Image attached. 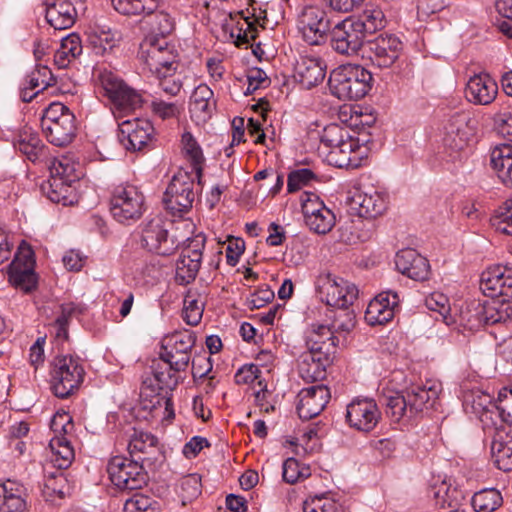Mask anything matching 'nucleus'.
Returning a JSON list of instances; mask_svg holds the SVG:
<instances>
[{
  "label": "nucleus",
  "mask_w": 512,
  "mask_h": 512,
  "mask_svg": "<svg viewBox=\"0 0 512 512\" xmlns=\"http://www.w3.org/2000/svg\"><path fill=\"white\" fill-rule=\"evenodd\" d=\"M372 74L361 65L346 64L334 69L329 77V88L340 100H358L371 89Z\"/></svg>",
  "instance_id": "f257e3e1"
},
{
  "label": "nucleus",
  "mask_w": 512,
  "mask_h": 512,
  "mask_svg": "<svg viewBox=\"0 0 512 512\" xmlns=\"http://www.w3.org/2000/svg\"><path fill=\"white\" fill-rule=\"evenodd\" d=\"M160 0H112L114 9L123 15L144 14L143 24L149 26L148 37L165 40L174 30V20L165 11H157Z\"/></svg>",
  "instance_id": "f03ea898"
},
{
  "label": "nucleus",
  "mask_w": 512,
  "mask_h": 512,
  "mask_svg": "<svg viewBox=\"0 0 512 512\" xmlns=\"http://www.w3.org/2000/svg\"><path fill=\"white\" fill-rule=\"evenodd\" d=\"M41 127L47 140L55 146H66L76 136L75 115L60 102H53L45 109Z\"/></svg>",
  "instance_id": "7ed1b4c3"
},
{
  "label": "nucleus",
  "mask_w": 512,
  "mask_h": 512,
  "mask_svg": "<svg viewBox=\"0 0 512 512\" xmlns=\"http://www.w3.org/2000/svg\"><path fill=\"white\" fill-rule=\"evenodd\" d=\"M478 121L469 110H458L446 116L443 125V145L455 157L469 145L477 131Z\"/></svg>",
  "instance_id": "20e7f679"
},
{
  "label": "nucleus",
  "mask_w": 512,
  "mask_h": 512,
  "mask_svg": "<svg viewBox=\"0 0 512 512\" xmlns=\"http://www.w3.org/2000/svg\"><path fill=\"white\" fill-rule=\"evenodd\" d=\"M85 370L79 357L58 355L51 362L50 384L53 394L61 399L74 394L83 383Z\"/></svg>",
  "instance_id": "39448f33"
},
{
  "label": "nucleus",
  "mask_w": 512,
  "mask_h": 512,
  "mask_svg": "<svg viewBox=\"0 0 512 512\" xmlns=\"http://www.w3.org/2000/svg\"><path fill=\"white\" fill-rule=\"evenodd\" d=\"M138 57L158 79L172 77L177 70V55L166 40L145 37Z\"/></svg>",
  "instance_id": "423d86ee"
},
{
  "label": "nucleus",
  "mask_w": 512,
  "mask_h": 512,
  "mask_svg": "<svg viewBox=\"0 0 512 512\" xmlns=\"http://www.w3.org/2000/svg\"><path fill=\"white\" fill-rule=\"evenodd\" d=\"M144 202V195L137 186L120 184L112 192L110 212L117 222L131 224L142 217L145 210Z\"/></svg>",
  "instance_id": "0eeeda50"
},
{
  "label": "nucleus",
  "mask_w": 512,
  "mask_h": 512,
  "mask_svg": "<svg viewBox=\"0 0 512 512\" xmlns=\"http://www.w3.org/2000/svg\"><path fill=\"white\" fill-rule=\"evenodd\" d=\"M98 86L119 112L133 111L142 105V96L128 86L116 73L103 70L97 79Z\"/></svg>",
  "instance_id": "6e6552de"
},
{
  "label": "nucleus",
  "mask_w": 512,
  "mask_h": 512,
  "mask_svg": "<svg viewBox=\"0 0 512 512\" xmlns=\"http://www.w3.org/2000/svg\"><path fill=\"white\" fill-rule=\"evenodd\" d=\"M316 290L323 302L335 308L352 306L359 293L353 283L330 273L319 275Z\"/></svg>",
  "instance_id": "1a4fd4ad"
},
{
  "label": "nucleus",
  "mask_w": 512,
  "mask_h": 512,
  "mask_svg": "<svg viewBox=\"0 0 512 512\" xmlns=\"http://www.w3.org/2000/svg\"><path fill=\"white\" fill-rule=\"evenodd\" d=\"M111 482L120 490H140L148 483V474L134 460L115 456L107 465Z\"/></svg>",
  "instance_id": "9d476101"
},
{
  "label": "nucleus",
  "mask_w": 512,
  "mask_h": 512,
  "mask_svg": "<svg viewBox=\"0 0 512 512\" xmlns=\"http://www.w3.org/2000/svg\"><path fill=\"white\" fill-rule=\"evenodd\" d=\"M512 300L494 297L484 303H472L466 312L470 328L506 323L512 317Z\"/></svg>",
  "instance_id": "9b49d317"
},
{
  "label": "nucleus",
  "mask_w": 512,
  "mask_h": 512,
  "mask_svg": "<svg viewBox=\"0 0 512 512\" xmlns=\"http://www.w3.org/2000/svg\"><path fill=\"white\" fill-rule=\"evenodd\" d=\"M367 41L352 16L338 22L330 30V46L340 55L358 54Z\"/></svg>",
  "instance_id": "f8f14e48"
},
{
  "label": "nucleus",
  "mask_w": 512,
  "mask_h": 512,
  "mask_svg": "<svg viewBox=\"0 0 512 512\" xmlns=\"http://www.w3.org/2000/svg\"><path fill=\"white\" fill-rule=\"evenodd\" d=\"M51 429L55 436L49 446L53 453L52 462L60 470L68 468L74 459V449L66 435L73 429L71 416L67 413L56 414L51 421Z\"/></svg>",
  "instance_id": "ddd939ff"
},
{
  "label": "nucleus",
  "mask_w": 512,
  "mask_h": 512,
  "mask_svg": "<svg viewBox=\"0 0 512 512\" xmlns=\"http://www.w3.org/2000/svg\"><path fill=\"white\" fill-rule=\"evenodd\" d=\"M195 199L194 179L186 171H179L170 181L163 201L172 214L188 212Z\"/></svg>",
  "instance_id": "4468645a"
},
{
  "label": "nucleus",
  "mask_w": 512,
  "mask_h": 512,
  "mask_svg": "<svg viewBox=\"0 0 512 512\" xmlns=\"http://www.w3.org/2000/svg\"><path fill=\"white\" fill-rule=\"evenodd\" d=\"M298 28L309 45H321L330 32V20L325 10L316 5L303 7L298 16Z\"/></svg>",
  "instance_id": "2eb2a0df"
},
{
  "label": "nucleus",
  "mask_w": 512,
  "mask_h": 512,
  "mask_svg": "<svg viewBox=\"0 0 512 512\" xmlns=\"http://www.w3.org/2000/svg\"><path fill=\"white\" fill-rule=\"evenodd\" d=\"M141 243L148 251L161 256L173 254L179 246L176 236L171 235L160 218L147 222L142 230Z\"/></svg>",
  "instance_id": "dca6fc26"
},
{
  "label": "nucleus",
  "mask_w": 512,
  "mask_h": 512,
  "mask_svg": "<svg viewBox=\"0 0 512 512\" xmlns=\"http://www.w3.org/2000/svg\"><path fill=\"white\" fill-rule=\"evenodd\" d=\"M402 49V42L397 36L386 34L368 40L364 54L374 66L389 68L397 61Z\"/></svg>",
  "instance_id": "f3484780"
},
{
  "label": "nucleus",
  "mask_w": 512,
  "mask_h": 512,
  "mask_svg": "<svg viewBox=\"0 0 512 512\" xmlns=\"http://www.w3.org/2000/svg\"><path fill=\"white\" fill-rule=\"evenodd\" d=\"M118 138L126 150L141 151L153 140L154 127L146 119L134 118L119 123Z\"/></svg>",
  "instance_id": "a211bd4d"
},
{
  "label": "nucleus",
  "mask_w": 512,
  "mask_h": 512,
  "mask_svg": "<svg viewBox=\"0 0 512 512\" xmlns=\"http://www.w3.org/2000/svg\"><path fill=\"white\" fill-rule=\"evenodd\" d=\"M480 289L490 297L512 300V267L495 265L481 274Z\"/></svg>",
  "instance_id": "6ab92c4d"
},
{
  "label": "nucleus",
  "mask_w": 512,
  "mask_h": 512,
  "mask_svg": "<svg viewBox=\"0 0 512 512\" xmlns=\"http://www.w3.org/2000/svg\"><path fill=\"white\" fill-rule=\"evenodd\" d=\"M480 289L490 297L512 300V267L495 265L481 274Z\"/></svg>",
  "instance_id": "aec40b11"
},
{
  "label": "nucleus",
  "mask_w": 512,
  "mask_h": 512,
  "mask_svg": "<svg viewBox=\"0 0 512 512\" xmlns=\"http://www.w3.org/2000/svg\"><path fill=\"white\" fill-rule=\"evenodd\" d=\"M480 289L490 297L512 300V267L495 265L481 274Z\"/></svg>",
  "instance_id": "412c9836"
},
{
  "label": "nucleus",
  "mask_w": 512,
  "mask_h": 512,
  "mask_svg": "<svg viewBox=\"0 0 512 512\" xmlns=\"http://www.w3.org/2000/svg\"><path fill=\"white\" fill-rule=\"evenodd\" d=\"M381 415L373 399H354L347 405L346 420L350 427L362 432L372 431Z\"/></svg>",
  "instance_id": "4be33fe9"
},
{
  "label": "nucleus",
  "mask_w": 512,
  "mask_h": 512,
  "mask_svg": "<svg viewBox=\"0 0 512 512\" xmlns=\"http://www.w3.org/2000/svg\"><path fill=\"white\" fill-rule=\"evenodd\" d=\"M20 254L16 256L9 271V282L24 292H30L36 287L37 278L34 272L35 260L30 247H20Z\"/></svg>",
  "instance_id": "5701e85b"
},
{
  "label": "nucleus",
  "mask_w": 512,
  "mask_h": 512,
  "mask_svg": "<svg viewBox=\"0 0 512 512\" xmlns=\"http://www.w3.org/2000/svg\"><path fill=\"white\" fill-rule=\"evenodd\" d=\"M330 398V390L324 384L303 388L298 394L297 412L299 417L303 420H310L318 416Z\"/></svg>",
  "instance_id": "b1692460"
},
{
  "label": "nucleus",
  "mask_w": 512,
  "mask_h": 512,
  "mask_svg": "<svg viewBox=\"0 0 512 512\" xmlns=\"http://www.w3.org/2000/svg\"><path fill=\"white\" fill-rule=\"evenodd\" d=\"M397 270L415 281H425L430 275L429 261L415 249H402L396 254Z\"/></svg>",
  "instance_id": "393cba45"
},
{
  "label": "nucleus",
  "mask_w": 512,
  "mask_h": 512,
  "mask_svg": "<svg viewBox=\"0 0 512 512\" xmlns=\"http://www.w3.org/2000/svg\"><path fill=\"white\" fill-rule=\"evenodd\" d=\"M400 299L396 292H382L367 306L365 320L370 325H382L393 319Z\"/></svg>",
  "instance_id": "a878e982"
},
{
  "label": "nucleus",
  "mask_w": 512,
  "mask_h": 512,
  "mask_svg": "<svg viewBox=\"0 0 512 512\" xmlns=\"http://www.w3.org/2000/svg\"><path fill=\"white\" fill-rule=\"evenodd\" d=\"M387 201L383 194L371 188L357 191L350 199V209L362 218H376L384 213Z\"/></svg>",
  "instance_id": "bb28decb"
},
{
  "label": "nucleus",
  "mask_w": 512,
  "mask_h": 512,
  "mask_svg": "<svg viewBox=\"0 0 512 512\" xmlns=\"http://www.w3.org/2000/svg\"><path fill=\"white\" fill-rule=\"evenodd\" d=\"M441 391V385L427 382L424 385L413 384L405 389L409 405V418H413L424 409L433 408Z\"/></svg>",
  "instance_id": "cd10ccee"
},
{
  "label": "nucleus",
  "mask_w": 512,
  "mask_h": 512,
  "mask_svg": "<svg viewBox=\"0 0 512 512\" xmlns=\"http://www.w3.org/2000/svg\"><path fill=\"white\" fill-rule=\"evenodd\" d=\"M334 357L309 350L302 353L298 359L299 376L306 382L324 380L327 367L333 363Z\"/></svg>",
  "instance_id": "c85d7f7f"
},
{
  "label": "nucleus",
  "mask_w": 512,
  "mask_h": 512,
  "mask_svg": "<svg viewBox=\"0 0 512 512\" xmlns=\"http://www.w3.org/2000/svg\"><path fill=\"white\" fill-rule=\"evenodd\" d=\"M465 94L466 98L474 104L488 105L495 100L498 85L489 74L481 73L469 79Z\"/></svg>",
  "instance_id": "c756f323"
},
{
  "label": "nucleus",
  "mask_w": 512,
  "mask_h": 512,
  "mask_svg": "<svg viewBox=\"0 0 512 512\" xmlns=\"http://www.w3.org/2000/svg\"><path fill=\"white\" fill-rule=\"evenodd\" d=\"M339 336L335 335L329 325L312 324L306 335L309 351L335 356Z\"/></svg>",
  "instance_id": "7c9ffc66"
},
{
  "label": "nucleus",
  "mask_w": 512,
  "mask_h": 512,
  "mask_svg": "<svg viewBox=\"0 0 512 512\" xmlns=\"http://www.w3.org/2000/svg\"><path fill=\"white\" fill-rule=\"evenodd\" d=\"M77 11L71 0H55L48 4L45 18L55 30H65L73 26Z\"/></svg>",
  "instance_id": "2f4dec72"
},
{
  "label": "nucleus",
  "mask_w": 512,
  "mask_h": 512,
  "mask_svg": "<svg viewBox=\"0 0 512 512\" xmlns=\"http://www.w3.org/2000/svg\"><path fill=\"white\" fill-rule=\"evenodd\" d=\"M26 489L14 480L0 484V512H25Z\"/></svg>",
  "instance_id": "473e14b6"
},
{
  "label": "nucleus",
  "mask_w": 512,
  "mask_h": 512,
  "mask_svg": "<svg viewBox=\"0 0 512 512\" xmlns=\"http://www.w3.org/2000/svg\"><path fill=\"white\" fill-rule=\"evenodd\" d=\"M299 82L306 88L321 83L326 75V65L323 60L315 57H301L295 66Z\"/></svg>",
  "instance_id": "72a5a7b5"
},
{
  "label": "nucleus",
  "mask_w": 512,
  "mask_h": 512,
  "mask_svg": "<svg viewBox=\"0 0 512 512\" xmlns=\"http://www.w3.org/2000/svg\"><path fill=\"white\" fill-rule=\"evenodd\" d=\"M491 454L495 466L504 472L512 471V429L496 432L491 443Z\"/></svg>",
  "instance_id": "f704fd0d"
},
{
  "label": "nucleus",
  "mask_w": 512,
  "mask_h": 512,
  "mask_svg": "<svg viewBox=\"0 0 512 512\" xmlns=\"http://www.w3.org/2000/svg\"><path fill=\"white\" fill-rule=\"evenodd\" d=\"M490 165L501 182L512 188V145L501 144L490 152Z\"/></svg>",
  "instance_id": "c9c22d12"
},
{
  "label": "nucleus",
  "mask_w": 512,
  "mask_h": 512,
  "mask_svg": "<svg viewBox=\"0 0 512 512\" xmlns=\"http://www.w3.org/2000/svg\"><path fill=\"white\" fill-rule=\"evenodd\" d=\"M74 184L64 181L63 178H50L46 184L42 185V190L50 201L68 206L74 201Z\"/></svg>",
  "instance_id": "e433bc0d"
},
{
  "label": "nucleus",
  "mask_w": 512,
  "mask_h": 512,
  "mask_svg": "<svg viewBox=\"0 0 512 512\" xmlns=\"http://www.w3.org/2000/svg\"><path fill=\"white\" fill-rule=\"evenodd\" d=\"M213 91L206 84L197 86L190 98L189 110L197 118L205 120L212 113L215 102L212 101Z\"/></svg>",
  "instance_id": "4c0bfd02"
},
{
  "label": "nucleus",
  "mask_w": 512,
  "mask_h": 512,
  "mask_svg": "<svg viewBox=\"0 0 512 512\" xmlns=\"http://www.w3.org/2000/svg\"><path fill=\"white\" fill-rule=\"evenodd\" d=\"M150 369L156 382L152 389L153 391L173 390L177 386V372H174L172 366L165 359H162L161 352L159 353V358L152 361Z\"/></svg>",
  "instance_id": "58836bf2"
},
{
  "label": "nucleus",
  "mask_w": 512,
  "mask_h": 512,
  "mask_svg": "<svg viewBox=\"0 0 512 512\" xmlns=\"http://www.w3.org/2000/svg\"><path fill=\"white\" fill-rule=\"evenodd\" d=\"M14 147L24 154L30 161L35 162L43 152L42 144L37 133L31 128L24 127L14 141Z\"/></svg>",
  "instance_id": "ea45409f"
},
{
  "label": "nucleus",
  "mask_w": 512,
  "mask_h": 512,
  "mask_svg": "<svg viewBox=\"0 0 512 512\" xmlns=\"http://www.w3.org/2000/svg\"><path fill=\"white\" fill-rule=\"evenodd\" d=\"M367 39L368 36L385 28L387 24L384 12L379 8L366 9L359 16H352Z\"/></svg>",
  "instance_id": "a19ab883"
},
{
  "label": "nucleus",
  "mask_w": 512,
  "mask_h": 512,
  "mask_svg": "<svg viewBox=\"0 0 512 512\" xmlns=\"http://www.w3.org/2000/svg\"><path fill=\"white\" fill-rule=\"evenodd\" d=\"M120 33L112 31L110 28L98 27L92 31L88 40L97 55H104L107 51H111L120 40Z\"/></svg>",
  "instance_id": "79ce46f5"
},
{
  "label": "nucleus",
  "mask_w": 512,
  "mask_h": 512,
  "mask_svg": "<svg viewBox=\"0 0 512 512\" xmlns=\"http://www.w3.org/2000/svg\"><path fill=\"white\" fill-rule=\"evenodd\" d=\"M182 145L183 150L185 152V156L191 163L192 169L196 175L198 184L201 185L203 175V164L205 161L202 149L190 132H185L182 135Z\"/></svg>",
  "instance_id": "37998d69"
},
{
  "label": "nucleus",
  "mask_w": 512,
  "mask_h": 512,
  "mask_svg": "<svg viewBox=\"0 0 512 512\" xmlns=\"http://www.w3.org/2000/svg\"><path fill=\"white\" fill-rule=\"evenodd\" d=\"M382 399L386 407L385 413L392 421L399 422L404 417L409 418V405L405 390L390 392Z\"/></svg>",
  "instance_id": "c03bdc74"
},
{
  "label": "nucleus",
  "mask_w": 512,
  "mask_h": 512,
  "mask_svg": "<svg viewBox=\"0 0 512 512\" xmlns=\"http://www.w3.org/2000/svg\"><path fill=\"white\" fill-rule=\"evenodd\" d=\"M77 310L78 308L74 303L62 304L60 306V313L51 325V333L59 344L69 339V323Z\"/></svg>",
  "instance_id": "a18cd8bd"
},
{
  "label": "nucleus",
  "mask_w": 512,
  "mask_h": 512,
  "mask_svg": "<svg viewBox=\"0 0 512 512\" xmlns=\"http://www.w3.org/2000/svg\"><path fill=\"white\" fill-rule=\"evenodd\" d=\"M471 503L475 512H493L502 505L503 498L495 488L483 489L473 495Z\"/></svg>",
  "instance_id": "49530a36"
},
{
  "label": "nucleus",
  "mask_w": 512,
  "mask_h": 512,
  "mask_svg": "<svg viewBox=\"0 0 512 512\" xmlns=\"http://www.w3.org/2000/svg\"><path fill=\"white\" fill-rule=\"evenodd\" d=\"M205 297L190 290L184 299L183 319L191 325L196 326L202 319Z\"/></svg>",
  "instance_id": "de8ad7c7"
},
{
  "label": "nucleus",
  "mask_w": 512,
  "mask_h": 512,
  "mask_svg": "<svg viewBox=\"0 0 512 512\" xmlns=\"http://www.w3.org/2000/svg\"><path fill=\"white\" fill-rule=\"evenodd\" d=\"M434 497L437 500V504L442 508L449 507L451 510L459 509L462 502L465 500V496L461 490L456 487L448 485L446 481H443L434 492Z\"/></svg>",
  "instance_id": "09e8293b"
},
{
  "label": "nucleus",
  "mask_w": 512,
  "mask_h": 512,
  "mask_svg": "<svg viewBox=\"0 0 512 512\" xmlns=\"http://www.w3.org/2000/svg\"><path fill=\"white\" fill-rule=\"evenodd\" d=\"M65 481L63 472L59 470L45 476L42 494L46 501L54 502L56 499H63L65 497Z\"/></svg>",
  "instance_id": "8fccbe9b"
},
{
  "label": "nucleus",
  "mask_w": 512,
  "mask_h": 512,
  "mask_svg": "<svg viewBox=\"0 0 512 512\" xmlns=\"http://www.w3.org/2000/svg\"><path fill=\"white\" fill-rule=\"evenodd\" d=\"M356 316L353 310L346 308H337L334 313L330 328L333 330L335 335H347L355 327Z\"/></svg>",
  "instance_id": "3c124183"
},
{
  "label": "nucleus",
  "mask_w": 512,
  "mask_h": 512,
  "mask_svg": "<svg viewBox=\"0 0 512 512\" xmlns=\"http://www.w3.org/2000/svg\"><path fill=\"white\" fill-rule=\"evenodd\" d=\"M201 264L189 259V256L180 255L176 263L175 280L180 285H188L193 282L199 272Z\"/></svg>",
  "instance_id": "603ef678"
},
{
  "label": "nucleus",
  "mask_w": 512,
  "mask_h": 512,
  "mask_svg": "<svg viewBox=\"0 0 512 512\" xmlns=\"http://www.w3.org/2000/svg\"><path fill=\"white\" fill-rule=\"evenodd\" d=\"M495 229L503 234L512 235V197L507 199L491 219Z\"/></svg>",
  "instance_id": "864d4df0"
},
{
  "label": "nucleus",
  "mask_w": 512,
  "mask_h": 512,
  "mask_svg": "<svg viewBox=\"0 0 512 512\" xmlns=\"http://www.w3.org/2000/svg\"><path fill=\"white\" fill-rule=\"evenodd\" d=\"M358 147L357 141L348 133L342 140L341 144H339L333 152H330V157L334 159V163L338 167L349 165L351 162L350 155L357 150Z\"/></svg>",
  "instance_id": "5fc2aeb1"
},
{
  "label": "nucleus",
  "mask_w": 512,
  "mask_h": 512,
  "mask_svg": "<svg viewBox=\"0 0 512 512\" xmlns=\"http://www.w3.org/2000/svg\"><path fill=\"white\" fill-rule=\"evenodd\" d=\"M309 229L317 234H326L331 231L335 225V215L327 208L321 210L320 213L315 214L305 222Z\"/></svg>",
  "instance_id": "6e6d98bb"
},
{
  "label": "nucleus",
  "mask_w": 512,
  "mask_h": 512,
  "mask_svg": "<svg viewBox=\"0 0 512 512\" xmlns=\"http://www.w3.org/2000/svg\"><path fill=\"white\" fill-rule=\"evenodd\" d=\"M494 128L502 135L512 137V107L509 102L500 104L493 116Z\"/></svg>",
  "instance_id": "4d7b16f0"
},
{
  "label": "nucleus",
  "mask_w": 512,
  "mask_h": 512,
  "mask_svg": "<svg viewBox=\"0 0 512 512\" xmlns=\"http://www.w3.org/2000/svg\"><path fill=\"white\" fill-rule=\"evenodd\" d=\"M50 178H63L64 181L76 183L79 175L76 173L74 164L67 158L55 160L50 167Z\"/></svg>",
  "instance_id": "13d9d810"
},
{
  "label": "nucleus",
  "mask_w": 512,
  "mask_h": 512,
  "mask_svg": "<svg viewBox=\"0 0 512 512\" xmlns=\"http://www.w3.org/2000/svg\"><path fill=\"white\" fill-rule=\"evenodd\" d=\"M52 73L47 66L38 65L26 78V83L30 85V89L40 88L43 91L54 84Z\"/></svg>",
  "instance_id": "bf43d9fd"
},
{
  "label": "nucleus",
  "mask_w": 512,
  "mask_h": 512,
  "mask_svg": "<svg viewBox=\"0 0 512 512\" xmlns=\"http://www.w3.org/2000/svg\"><path fill=\"white\" fill-rule=\"evenodd\" d=\"M196 342V337L192 332H179L173 334L168 340V349H173L174 353L189 354Z\"/></svg>",
  "instance_id": "052dcab7"
},
{
  "label": "nucleus",
  "mask_w": 512,
  "mask_h": 512,
  "mask_svg": "<svg viewBox=\"0 0 512 512\" xmlns=\"http://www.w3.org/2000/svg\"><path fill=\"white\" fill-rule=\"evenodd\" d=\"M304 512H338L336 502L325 494L309 497L303 503Z\"/></svg>",
  "instance_id": "680f3d73"
},
{
  "label": "nucleus",
  "mask_w": 512,
  "mask_h": 512,
  "mask_svg": "<svg viewBox=\"0 0 512 512\" xmlns=\"http://www.w3.org/2000/svg\"><path fill=\"white\" fill-rule=\"evenodd\" d=\"M348 131L346 128L341 127L338 124L332 123L326 126L320 136V141L323 145L330 148V152H333L342 140L347 136Z\"/></svg>",
  "instance_id": "e2e57ef3"
},
{
  "label": "nucleus",
  "mask_w": 512,
  "mask_h": 512,
  "mask_svg": "<svg viewBox=\"0 0 512 512\" xmlns=\"http://www.w3.org/2000/svg\"><path fill=\"white\" fill-rule=\"evenodd\" d=\"M314 179H316V175L309 168L291 171L287 178V190L289 193H294Z\"/></svg>",
  "instance_id": "0e129e2a"
},
{
  "label": "nucleus",
  "mask_w": 512,
  "mask_h": 512,
  "mask_svg": "<svg viewBox=\"0 0 512 512\" xmlns=\"http://www.w3.org/2000/svg\"><path fill=\"white\" fill-rule=\"evenodd\" d=\"M157 444V439L155 436L145 432L134 433V436L130 439L128 444L129 454L132 460H135V457L138 454H143L148 450V445Z\"/></svg>",
  "instance_id": "69168bd1"
},
{
  "label": "nucleus",
  "mask_w": 512,
  "mask_h": 512,
  "mask_svg": "<svg viewBox=\"0 0 512 512\" xmlns=\"http://www.w3.org/2000/svg\"><path fill=\"white\" fill-rule=\"evenodd\" d=\"M301 208L305 222L307 219H310V217L320 213L321 210L327 209L323 201L320 200L319 196L312 192H304L301 195Z\"/></svg>",
  "instance_id": "338daca9"
},
{
  "label": "nucleus",
  "mask_w": 512,
  "mask_h": 512,
  "mask_svg": "<svg viewBox=\"0 0 512 512\" xmlns=\"http://www.w3.org/2000/svg\"><path fill=\"white\" fill-rule=\"evenodd\" d=\"M496 409L502 421L512 425V388L500 390Z\"/></svg>",
  "instance_id": "774afa93"
}]
</instances>
